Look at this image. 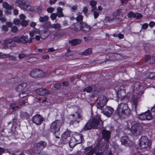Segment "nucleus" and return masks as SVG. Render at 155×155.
Returning <instances> with one entry per match:
<instances>
[{
  "instance_id": "4d7b16f0",
  "label": "nucleus",
  "mask_w": 155,
  "mask_h": 155,
  "mask_svg": "<svg viewBox=\"0 0 155 155\" xmlns=\"http://www.w3.org/2000/svg\"><path fill=\"white\" fill-rule=\"evenodd\" d=\"M13 23L16 25H18L21 24L20 21L18 19L15 18L13 20Z\"/></svg>"
},
{
  "instance_id": "8fccbe9b",
  "label": "nucleus",
  "mask_w": 155,
  "mask_h": 155,
  "mask_svg": "<svg viewBox=\"0 0 155 155\" xmlns=\"http://www.w3.org/2000/svg\"><path fill=\"white\" fill-rule=\"evenodd\" d=\"M88 11V9L87 7H85L83 8L82 10V12L84 13L85 16L87 17L88 15L87 14V12Z\"/></svg>"
},
{
  "instance_id": "20e7f679",
  "label": "nucleus",
  "mask_w": 155,
  "mask_h": 155,
  "mask_svg": "<svg viewBox=\"0 0 155 155\" xmlns=\"http://www.w3.org/2000/svg\"><path fill=\"white\" fill-rule=\"evenodd\" d=\"M139 147L143 149L149 148L151 144L147 137L145 136H142L139 140Z\"/></svg>"
},
{
  "instance_id": "6e6552de",
  "label": "nucleus",
  "mask_w": 155,
  "mask_h": 155,
  "mask_svg": "<svg viewBox=\"0 0 155 155\" xmlns=\"http://www.w3.org/2000/svg\"><path fill=\"white\" fill-rule=\"evenodd\" d=\"M142 130V127L138 124H134L132 126L131 129L132 133L135 136L140 135Z\"/></svg>"
},
{
  "instance_id": "1a4fd4ad",
  "label": "nucleus",
  "mask_w": 155,
  "mask_h": 155,
  "mask_svg": "<svg viewBox=\"0 0 155 155\" xmlns=\"http://www.w3.org/2000/svg\"><path fill=\"white\" fill-rule=\"evenodd\" d=\"M107 101V98L103 95L99 97L97 100V103L99 107H104L105 106Z\"/></svg>"
},
{
  "instance_id": "7c9ffc66",
  "label": "nucleus",
  "mask_w": 155,
  "mask_h": 155,
  "mask_svg": "<svg viewBox=\"0 0 155 155\" xmlns=\"http://www.w3.org/2000/svg\"><path fill=\"white\" fill-rule=\"evenodd\" d=\"M57 11L58 16L59 18L64 17V15L62 13L63 9L62 8L60 7H58L57 9Z\"/></svg>"
},
{
  "instance_id": "6e6d98bb",
  "label": "nucleus",
  "mask_w": 155,
  "mask_h": 155,
  "mask_svg": "<svg viewBox=\"0 0 155 155\" xmlns=\"http://www.w3.org/2000/svg\"><path fill=\"white\" fill-rule=\"evenodd\" d=\"M148 78H155V73L150 72L148 74Z\"/></svg>"
},
{
  "instance_id": "4c0bfd02",
  "label": "nucleus",
  "mask_w": 155,
  "mask_h": 155,
  "mask_svg": "<svg viewBox=\"0 0 155 155\" xmlns=\"http://www.w3.org/2000/svg\"><path fill=\"white\" fill-rule=\"evenodd\" d=\"M48 19V17L47 15H45L43 17H40L39 18V20L41 22H43L47 21Z\"/></svg>"
},
{
  "instance_id": "ea45409f",
  "label": "nucleus",
  "mask_w": 155,
  "mask_h": 155,
  "mask_svg": "<svg viewBox=\"0 0 155 155\" xmlns=\"http://www.w3.org/2000/svg\"><path fill=\"white\" fill-rule=\"evenodd\" d=\"M130 110L129 107H128L126 110H123L121 111V113H122L123 114H125L126 115H127L128 114H129L130 113Z\"/></svg>"
},
{
  "instance_id": "a878e982",
  "label": "nucleus",
  "mask_w": 155,
  "mask_h": 155,
  "mask_svg": "<svg viewBox=\"0 0 155 155\" xmlns=\"http://www.w3.org/2000/svg\"><path fill=\"white\" fill-rule=\"evenodd\" d=\"M69 43L72 46H74L78 44H79L81 43V41L80 39H74L72 40H69L68 41Z\"/></svg>"
},
{
  "instance_id": "e2e57ef3",
  "label": "nucleus",
  "mask_w": 155,
  "mask_h": 155,
  "mask_svg": "<svg viewBox=\"0 0 155 155\" xmlns=\"http://www.w3.org/2000/svg\"><path fill=\"white\" fill-rule=\"evenodd\" d=\"M7 55L6 54H4L2 52H0V58L3 59L6 58V56Z\"/></svg>"
},
{
  "instance_id": "774afa93",
  "label": "nucleus",
  "mask_w": 155,
  "mask_h": 155,
  "mask_svg": "<svg viewBox=\"0 0 155 155\" xmlns=\"http://www.w3.org/2000/svg\"><path fill=\"white\" fill-rule=\"evenodd\" d=\"M149 25L151 28L153 27L155 25V22L152 21H150L149 24Z\"/></svg>"
},
{
  "instance_id": "a211bd4d",
  "label": "nucleus",
  "mask_w": 155,
  "mask_h": 155,
  "mask_svg": "<svg viewBox=\"0 0 155 155\" xmlns=\"http://www.w3.org/2000/svg\"><path fill=\"white\" fill-rule=\"evenodd\" d=\"M45 25H47V27L48 28H54L55 30H59L61 29V26L59 23L53 24H51L50 21H48L45 23Z\"/></svg>"
},
{
  "instance_id": "864d4df0",
  "label": "nucleus",
  "mask_w": 155,
  "mask_h": 155,
  "mask_svg": "<svg viewBox=\"0 0 155 155\" xmlns=\"http://www.w3.org/2000/svg\"><path fill=\"white\" fill-rule=\"evenodd\" d=\"M142 16L143 15L141 14L137 13L135 14L134 18H136L137 19H139L142 17Z\"/></svg>"
},
{
  "instance_id": "13d9d810",
  "label": "nucleus",
  "mask_w": 155,
  "mask_h": 155,
  "mask_svg": "<svg viewBox=\"0 0 155 155\" xmlns=\"http://www.w3.org/2000/svg\"><path fill=\"white\" fill-rule=\"evenodd\" d=\"M54 10V8L51 7H50L47 8V11L49 13H52Z\"/></svg>"
},
{
  "instance_id": "7ed1b4c3",
  "label": "nucleus",
  "mask_w": 155,
  "mask_h": 155,
  "mask_svg": "<svg viewBox=\"0 0 155 155\" xmlns=\"http://www.w3.org/2000/svg\"><path fill=\"white\" fill-rule=\"evenodd\" d=\"M134 92L136 93H137V91H138V94L137 96L135 95L134 94L133 96L132 97V104H133V105L136 107L137 106V100L138 99L140 98V96L143 93L144 91L140 90L141 89V88H143L141 85L138 84L136 83L134 86Z\"/></svg>"
},
{
  "instance_id": "f8f14e48",
  "label": "nucleus",
  "mask_w": 155,
  "mask_h": 155,
  "mask_svg": "<svg viewBox=\"0 0 155 155\" xmlns=\"http://www.w3.org/2000/svg\"><path fill=\"white\" fill-rule=\"evenodd\" d=\"M33 38L30 37L28 38V36L26 35H22L20 36V43L22 44L31 43H32Z\"/></svg>"
},
{
  "instance_id": "69168bd1",
  "label": "nucleus",
  "mask_w": 155,
  "mask_h": 155,
  "mask_svg": "<svg viewBox=\"0 0 155 155\" xmlns=\"http://www.w3.org/2000/svg\"><path fill=\"white\" fill-rule=\"evenodd\" d=\"M55 88L57 89H59L61 87V84L59 83H56L54 85Z\"/></svg>"
},
{
  "instance_id": "412c9836",
  "label": "nucleus",
  "mask_w": 155,
  "mask_h": 155,
  "mask_svg": "<svg viewBox=\"0 0 155 155\" xmlns=\"http://www.w3.org/2000/svg\"><path fill=\"white\" fill-rule=\"evenodd\" d=\"M102 137L106 141H108L110 138V131L103 130L102 132Z\"/></svg>"
},
{
  "instance_id": "f704fd0d",
  "label": "nucleus",
  "mask_w": 155,
  "mask_h": 155,
  "mask_svg": "<svg viewBox=\"0 0 155 155\" xmlns=\"http://www.w3.org/2000/svg\"><path fill=\"white\" fill-rule=\"evenodd\" d=\"M70 132L69 130H66L62 135V137L65 139H67L70 137Z\"/></svg>"
},
{
  "instance_id": "423d86ee",
  "label": "nucleus",
  "mask_w": 155,
  "mask_h": 155,
  "mask_svg": "<svg viewBox=\"0 0 155 155\" xmlns=\"http://www.w3.org/2000/svg\"><path fill=\"white\" fill-rule=\"evenodd\" d=\"M46 145L45 142L41 141L34 144L32 149V152L33 153L38 154L40 152L41 149L43 148Z\"/></svg>"
},
{
  "instance_id": "0eeeda50",
  "label": "nucleus",
  "mask_w": 155,
  "mask_h": 155,
  "mask_svg": "<svg viewBox=\"0 0 155 155\" xmlns=\"http://www.w3.org/2000/svg\"><path fill=\"white\" fill-rule=\"evenodd\" d=\"M31 76L35 78L42 77L45 75V73L40 70L34 69L30 73Z\"/></svg>"
},
{
  "instance_id": "393cba45",
  "label": "nucleus",
  "mask_w": 155,
  "mask_h": 155,
  "mask_svg": "<svg viewBox=\"0 0 155 155\" xmlns=\"http://www.w3.org/2000/svg\"><path fill=\"white\" fill-rule=\"evenodd\" d=\"M36 93L39 95H44L49 94V91L45 89L39 88L36 90Z\"/></svg>"
},
{
  "instance_id": "e433bc0d",
  "label": "nucleus",
  "mask_w": 155,
  "mask_h": 155,
  "mask_svg": "<svg viewBox=\"0 0 155 155\" xmlns=\"http://www.w3.org/2000/svg\"><path fill=\"white\" fill-rule=\"evenodd\" d=\"M77 144L75 140H73V137H72L69 143V145L70 147L71 148L73 147Z\"/></svg>"
},
{
  "instance_id": "58836bf2",
  "label": "nucleus",
  "mask_w": 155,
  "mask_h": 155,
  "mask_svg": "<svg viewBox=\"0 0 155 155\" xmlns=\"http://www.w3.org/2000/svg\"><path fill=\"white\" fill-rule=\"evenodd\" d=\"M7 55L6 56V58H8L9 60L10 61H15L16 59V57L13 55H9V54H6Z\"/></svg>"
},
{
  "instance_id": "79ce46f5",
  "label": "nucleus",
  "mask_w": 155,
  "mask_h": 155,
  "mask_svg": "<svg viewBox=\"0 0 155 155\" xmlns=\"http://www.w3.org/2000/svg\"><path fill=\"white\" fill-rule=\"evenodd\" d=\"M20 37H15L13 38L12 39V41L14 42H15L17 43H20Z\"/></svg>"
},
{
  "instance_id": "9b49d317",
  "label": "nucleus",
  "mask_w": 155,
  "mask_h": 155,
  "mask_svg": "<svg viewBox=\"0 0 155 155\" xmlns=\"http://www.w3.org/2000/svg\"><path fill=\"white\" fill-rule=\"evenodd\" d=\"M139 118L141 120H150L152 117L151 114L148 112H146L140 114L138 116Z\"/></svg>"
},
{
  "instance_id": "de8ad7c7",
  "label": "nucleus",
  "mask_w": 155,
  "mask_h": 155,
  "mask_svg": "<svg viewBox=\"0 0 155 155\" xmlns=\"http://www.w3.org/2000/svg\"><path fill=\"white\" fill-rule=\"evenodd\" d=\"M57 16L58 14H57L55 13H52L51 15L50 18L52 20H54L56 19Z\"/></svg>"
},
{
  "instance_id": "09e8293b",
  "label": "nucleus",
  "mask_w": 155,
  "mask_h": 155,
  "mask_svg": "<svg viewBox=\"0 0 155 155\" xmlns=\"http://www.w3.org/2000/svg\"><path fill=\"white\" fill-rule=\"evenodd\" d=\"M115 20L114 17L113 18L110 17H106L105 18V20L107 21L110 22Z\"/></svg>"
},
{
  "instance_id": "c756f323",
  "label": "nucleus",
  "mask_w": 155,
  "mask_h": 155,
  "mask_svg": "<svg viewBox=\"0 0 155 155\" xmlns=\"http://www.w3.org/2000/svg\"><path fill=\"white\" fill-rule=\"evenodd\" d=\"M92 49L89 48L86 49L84 51L81 53V55L85 56H88L90 55L92 52Z\"/></svg>"
},
{
  "instance_id": "aec40b11",
  "label": "nucleus",
  "mask_w": 155,
  "mask_h": 155,
  "mask_svg": "<svg viewBox=\"0 0 155 155\" xmlns=\"http://www.w3.org/2000/svg\"><path fill=\"white\" fill-rule=\"evenodd\" d=\"M73 139L75 140L76 143L78 144L82 142L83 138L81 134L76 133L74 135V137H73Z\"/></svg>"
},
{
  "instance_id": "680f3d73",
  "label": "nucleus",
  "mask_w": 155,
  "mask_h": 155,
  "mask_svg": "<svg viewBox=\"0 0 155 155\" xmlns=\"http://www.w3.org/2000/svg\"><path fill=\"white\" fill-rule=\"evenodd\" d=\"M26 54L23 53H21L19 54L18 55V57L20 59H21L25 57Z\"/></svg>"
},
{
  "instance_id": "603ef678",
  "label": "nucleus",
  "mask_w": 155,
  "mask_h": 155,
  "mask_svg": "<svg viewBox=\"0 0 155 155\" xmlns=\"http://www.w3.org/2000/svg\"><path fill=\"white\" fill-rule=\"evenodd\" d=\"M18 30L17 27L15 26H13L11 28V31L13 33L16 32Z\"/></svg>"
},
{
  "instance_id": "bb28decb",
  "label": "nucleus",
  "mask_w": 155,
  "mask_h": 155,
  "mask_svg": "<svg viewBox=\"0 0 155 155\" xmlns=\"http://www.w3.org/2000/svg\"><path fill=\"white\" fill-rule=\"evenodd\" d=\"M145 61L148 63H153L155 62V57L147 56L146 57Z\"/></svg>"
},
{
  "instance_id": "f3484780",
  "label": "nucleus",
  "mask_w": 155,
  "mask_h": 155,
  "mask_svg": "<svg viewBox=\"0 0 155 155\" xmlns=\"http://www.w3.org/2000/svg\"><path fill=\"white\" fill-rule=\"evenodd\" d=\"M121 142L122 144L126 146H131L132 144V142L129 140L127 136L122 137L121 139Z\"/></svg>"
},
{
  "instance_id": "2eb2a0df",
  "label": "nucleus",
  "mask_w": 155,
  "mask_h": 155,
  "mask_svg": "<svg viewBox=\"0 0 155 155\" xmlns=\"http://www.w3.org/2000/svg\"><path fill=\"white\" fill-rule=\"evenodd\" d=\"M16 2L18 5L19 7L20 8L28 11L31 10V7L28 5H26L25 2H23L20 0H17Z\"/></svg>"
},
{
  "instance_id": "bf43d9fd",
  "label": "nucleus",
  "mask_w": 155,
  "mask_h": 155,
  "mask_svg": "<svg viewBox=\"0 0 155 155\" xmlns=\"http://www.w3.org/2000/svg\"><path fill=\"white\" fill-rule=\"evenodd\" d=\"M21 25L22 26H26L28 25V22L26 20H23L21 22Z\"/></svg>"
},
{
  "instance_id": "72a5a7b5",
  "label": "nucleus",
  "mask_w": 155,
  "mask_h": 155,
  "mask_svg": "<svg viewBox=\"0 0 155 155\" xmlns=\"http://www.w3.org/2000/svg\"><path fill=\"white\" fill-rule=\"evenodd\" d=\"M63 35V34L62 33H56L53 35H52L51 36H54L52 40H54L61 38Z\"/></svg>"
},
{
  "instance_id": "cd10ccee",
  "label": "nucleus",
  "mask_w": 155,
  "mask_h": 155,
  "mask_svg": "<svg viewBox=\"0 0 155 155\" xmlns=\"http://www.w3.org/2000/svg\"><path fill=\"white\" fill-rule=\"evenodd\" d=\"M3 7L6 9L11 10L13 8V6L11 5L6 2H3L2 3Z\"/></svg>"
},
{
  "instance_id": "2f4dec72",
  "label": "nucleus",
  "mask_w": 155,
  "mask_h": 155,
  "mask_svg": "<svg viewBox=\"0 0 155 155\" xmlns=\"http://www.w3.org/2000/svg\"><path fill=\"white\" fill-rule=\"evenodd\" d=\"M97 4V2L94 0H91L90 2V5H91V10L97 9V7L96 5Z\"/></svg>"
},
{
  "instance_id": "0e129e2a",
  "label": "nucleus",
  "mask_w": 155,
  "mask_h": 155,
  "mask_svg": "<svg viewBox=\"0 0 155 155\" xmlns=\"http://www.w3.org/2000/svg\"><path fill=\"white\" fill-rule=\"evenodd\" d=\"M148 25L147 23H145L142 25V28L143 29H147L148 27Z\"/></svg>"
},
{
  "instance_id": "473e14b6",
  "label": "nucleus",
  "mask_w": 155,
  "mask_h": 155,
  "mask_svg": "<svg viewBox=\"0 0 155 155\" xmlns=\"http://www.w3.org/2000/svg\"><path fill=\"white\" fill-rule=\"evenodd\" d=\"M82 13L79 12L77 14V17L76 18V19L77 21H81L83 20V16L81 15Z\"/></svg>"
},
{
  "instance_id": "5fc2aeb1",
  "label": "nucleus",
  "mask_w": 155,
  "mask_h": 155,
  "mask_svg": "<svg viewBox=\"0 0 155 155\" xmlns=\"http://www.w3.org/2000/svg\"><path fill=\"white\" fill-rule=\"evenodd\" d=\"M19 105L20 106H27L28 105V103L24 101H21L19 102Z\"/></svg>"
},
{
  "instance_id": "3c124183",
  "label": "nucleus",
  "mask_w": 155,
  "mask_h": 155,
  "mask_svg": "<svg viewBox=\"0 0 155 155\" xmlns=\"http://www.w3.org/2000/svg\"><path fill=\"white\" fill-rule=\"evenodd\" d=\"M95 152V150L94 149H92L88 152L86 153V155H93Z\"/></svg>"
},
{
  "instance_id": "ddd939ff",
  "label": "nucleus",
  "mask_w": 155,
  "mask_h": 155,
  "mask_svg": "<svg viewBox=\"0 0 155 155\" xmlns=\"http://www.w3.org/2000/svg\"><path fill=\"white\" fill-rule=\"evenodd\" d=\"M43 119L39 114L35 115L32 119L33 122L37 125H40L42 122Z\"/></svg>"
},
{
  "instance_id": "c03bdc74",
  "label": "nucleus",
  "mask_w": 155,
  "mask_h": 155,
  "mask_svg": "<svg viewBox=\"0 0 155 155\" xmlns=\"http://www.w3.org/2000/svg\"><path fill=\"white\" fill-rule=\"evenodd\" d=\"M135 14L133 12L131 11L129 12L127 15V16L128 18L135 17Z\"/></svg>"
},
{
  "instance_id": "6ab92c4d",
  "label": "nucleus",
  "mask_w": 155,
  "mask_h": 155,
  "mask_svg": "<svg viewBox=\"0 0 155 155\" xmlns=\"http://www.w3.org/2000/svg\"><path fill=\"white\" fill-rule=\"evenodd\" d=\"M70 118H74V120L77 123H78L80 120L81 119V111H78L76 112L74 114H72L70 116Z\"/></svg>"
},
{
  "instance_id": "f257e3e1",
  "label": "nucleus",
  "mask_w": 155,
  "mask_h": 155,
  "mask_svg": "<svg viewBox=\"0 0 155 155\" xmlns=\"http://www.w3.org/2000/svg\"><path fill=\"white\" fill-rule=\"evenodd\" d=\"M103 127V123L101 120L100 117H98L96 118L93 119L91 123L87 122L84 127L85 130H89L92 127L100 129Z\"/></svg>"
},
{
  "instance_id": "052dcab7",
  "label": "nucleus",
  "mask_w": 155,
  "mask_h": 155,
  "mask_svg": "<svg viewBox=\"0 0 155 155\" xmlns=\"http://www.w3.org/2000/svg\"><path fill=\"white\" fill-rule=\"evenodd\" d=\"M78 6L77 5H74L73 6L71 9V11L73 12H75L77 10Z\"/></svg>"
},
{
  "instance_id": "f03ea898",
  "label": "nucleus",
  "mask_w": 155,
  "mask_h": 155,
  "mask_svg": "<svg viewBox=\"0 0 155 155\" xmlns=\"http://www.w3.org/2000/svg\"><path fill=\"white\" fill-rule=\"evenodd\" d=\"M103 127V123L101 120L100 117H98L96 118L93 119L91 123L87 122L84 127L85 130H89L92 127L100 129Z\"/></svg>"
},
{
  "instance_id": "c85d7f7f",
  "label": "nucleus",
  "mask_w": 155,
  "mask_h": 155,
  "mask_svg": "<svg viewBox=\"0 0 155 155\" xmlns=\"http://www.w3.org/2000/svg\"><path fill=\"white\" fill-rule=\"evenodd\" d=\"M121 12V9H118L117 11L114 12L113 14V17L114 19H119V16L120 15Z\"/></svg>"
},
{
  "instance_id": "c9c22d12",
  "label": "nucleus",
  "mask_w": 155,
  "mask_h": 155,
  "mask_svg": "<svg viewBox=\"0 0 155 155\" xmlns=\"http://www.w3.org/2000/svg\"><path fill=\"white\" fill-rule=\"evenodd\" d=\"M91 12L93 13L94 19H97L99 15L100 12L97 10V9L91 10Z\"/></svg>"
},
{
  "instance_id": "39448f33",
  "label": "nucleus",
  "mask_w": 155,
  "mask_h": 155,
  "mask_svg": "<svg viewBox=\"0 0 155 155\" xmlns=\"http://www.w3.org/2000/svg\"><path fill=\"white\" fill-rule=\"evenodd\" d=\"M62 125V122L60 120H56L52 122L51 125L50 130L53 133L59 131Z\"/></svg>"
},
{
  "instance_id": "49530a36",
  "label": "nucleus",
  "mask_w": 155,
  "mask_h": 155,
  "mask_svg": "<svg viewBox=\"0 0 155 155\" xmlns=\"http://www.w3.org/2000/svg\"><path fill=\"white\" fill-rule=\"evenodd\" d=\"M12 42V39L11 38H7L4 40V43L8 45L11 44Z\"/></svg>"
},
{
  "instance_id": "b1692460",
  "label": "nucleus",
  "mask_w": 155,
  "mask_h": 155,
  "mask_svg": "<svg viewBox=\"0 0 155 155\" xmlns=\"http://www.w3.org/2000/svg\"><path fill=\"white\" fill-rule=\"evenodd\" d=\"M106 110L108 111H103V113L104 114L106 115L107 117H110L114 111V110L111 107H106Z\"/></svg>"
},
{
  "instance_id": "5701e85b",
  "label": "nucleus",
  "mask_w": 155,
  "mask_h": 155,
  "mask_svg": "<svg viewBox=\"0 0 155 155\" xmlns=\"http://www.w3.org/2000/svg\"><path fill=\"white\" fill-rule=\"evenodd\" d=\"M81 22L76 23L72 24L70 28L72 30L78 31L81 30Z\"/></svg>"
},
{
  "instance_id": "9d476101",
  "label": "nucleus",
  "mask_w": 155,
  "mask_h": 155,
  "mask_svg": "<svg viewBox=\"0 0 155 155\" xmlns=\"http://www.w3.org/2000/svg\"><path fill=\"white\" fill-rule=\"evenodd\" d=\"M121 56L117 54L111 53L107 55V60L111 61H115L119 59Z\"/></svg>"
},
{
  "instance_id": "a19ab883",
  "label": "nucleus",
  "mask_w": 155,
  "mask_h": 155,
  "mask_svg": "<svg viewBox=\"0 0 155 155\" xmlns=\"http://www.w3.org/2000/svg\"><path fill=\"white\" fill-rule=\"evenodd\" d=\"M28 95V93L26 91H25L23 92H21L19 93V96L20 97L23 98L25 97Z\"/></svg>"
},
{
  "instance_id": "4be33fe9",
  "label": "nucleus",
  "mask_w": 155,
  "mask_h": 155,
  "mask_svg": "<svg viewBox=\"0 0 155 155\" xmlns=\"http://www.w3.org/2000/svg\"><path fill=\"white\" fill-rule=\"evenodd\" d=\"M26 87L27 84L25 83H23L18 85L16 89L18 91L21 93L26 91Z\"/></svg>"
},
{
  "instance_id": "dca6fc26",
  "label": "nucleus",
  "mask_w": 155,
  "mask_h": 155,
  "mask_svg": "<svg viewBox=\"0 0 155 155\" xmlns=\"http://www.w3.org/2000/svg\"><path fill=\"white\" fill-rule=\"evenodd\" d=\"M81 30L85 32H89L91 29L90 26L86 23L81 22Z\"/></svg>"
},
{
  "instance_id": "37998d69",
  "label": "nucleus",
  "mask_w": 155,
  "mask_h": 155,
  "mask_svg": "<svg viewBox=\"0 0 155 155\" xmlns=\"http://www.w3.org/2000/svg\"><path fill=\"white\" fill-rule=\"evenodd\" d=\"M92 88L91 86L85 87L83 90L84 92L86 91L87 93H90L92 90Z\"/></svg>"
},
{
  "instance_id": "a18cd8bd",
  "label": "nucleus",
  "mask_w": 155,
  "mask_h": 155,
  "mask_svg": "<svg viewBox=\"0 0 155 155\" xmlns=\"http://www.w3.org/2000/svg\"><path fill=\"white\" fill-rule=\"evenodd\" d=\"M4 152H8L9 153H10L8 150L4 149L0 147V155H1Z\"/></svg>"
},
{
  "instance_id": "338daca9",
  "label": "nucleus",
  "mask_w": 155,
  "mask_h": 155,
  "mask_svg": "<svg viewBox=\"0 0 155 155\" xmlns=\"http://www.w3.org/2000/svg\"><path fill=\"white\" fill-rule=\"evenodd\" d=\"M46 100V98L45 97H42L41 98H39L37 100V101H40V102H42L43 103L44 101H45Z\"/></svg>"
},
{
  "instance_id": "4468645a",
  "label": "nucleus",
  "mask_w": 155,
  "mask_h": 155,
  "mask_svg": "<svg viewBox=\"0 0 155 155\" xmlns=\"http://www.w3.org/2000/svg\"><path fill=\"white\" fill-rule=\"evenodd\" d=\"M37 31L40 33L41 38L43 39H45L47 38L51 34L50 31L48 29L43 30L40 32L38 30H37Z\"/></svg>"
}]
</instances>
